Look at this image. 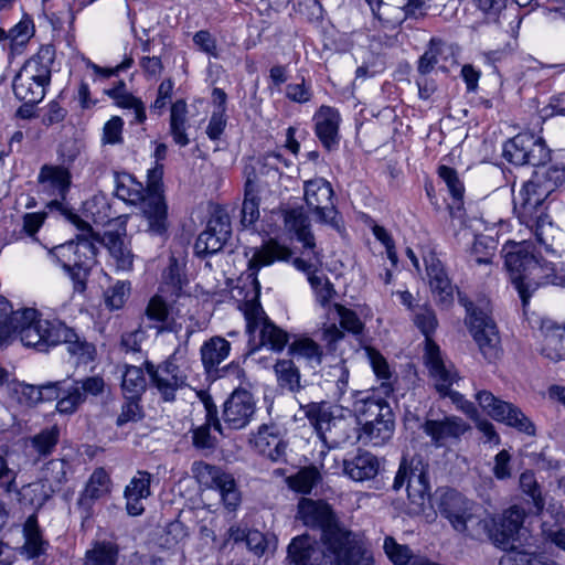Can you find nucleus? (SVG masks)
<instances>
[{
    "label": "nucleus",
    "mask_w": 565,
    "mask_h": 565,
    "mask_svg": "<svg viewBox=\"0 0 565 565\" xmlns=\"http://www.w3.org/2000/svg\"><path fill=\"white\" fill-rule=\"evenodd\" d=\"M24 544L21 554L28 558H38L44 555L50 546L43 537L35 513L31 514L23 525Z\"/></svg>",
    "instance_id": "7c9ffc66"
},
{
    "label": "nucleus",
    "mask_w": 565,
    "mask_h": 565,
    "mask_svg": "<svg viewBox=\"0 0 565 565\" xmlns=\"http://www.w3.org/2000/svg\"><path fill=\"white\" fill-rule=\"evenodd\" d=\"M256 173L247 175L244 189V202L242 206V224L248 226L254 224L259 217V198L258 188L255 182Z\"/></svg>",
    "instance_id": "37998d69"
},
{
    "label": "nucleus",
    "mask_w": 565,
    "mask_h": 565,
    "mask_svg": "<svg viewBox=\"0 0 565 565\" xmlns=\"http://www.w3.org/2000/svg\"><path fill=\"white\" fill-rule=\"evenodd\" d=\"M459 302L465 307L466 323L483 358L493 362L501 355L498 327L491 317L490 302L486 298L476 301L459 296Z\"/></svg>",
    "instance_id": "423d86ee"
},
{
    "label": "nucleus",
    "mask_w": 565,
    "mask_h": 565,
    "mask_svg": "<svg viewBox=\"0 0 565 565\" xmlns=\"http://www.w3.org/2000/svg\"><path fill=\"white\" fill-rule=\"evenodd\" d=\"M353 411L356 417L364 423L373 418L391 415L390 405L383 399L375 398L369 394L360 393L353 403Z\"/></svg>",
    "instance_id": "58836bf2"
},
{
    "label": "nucleus",
    "mask_w": 565,
    "mask_h": 565,
    "mask_svg": "<svg viewBox=\"0 0 565 565\" xmlns=\"http://www.w3.org/2000/svg\"><path fill=\"white\" fill-rule=\"evenodd\" d=\"M110 491V478L103 468L96 469L89 477L78 499V507L89 514L92 503Z\"/></svg>",
    "instance_id": "473e14b6"
},
{
    "label": "nucleus",
    "mask_w": 565,
    "mask_h": 565,
    "mask_svg": "<svg viewBox=\"0 0 565 565\" xmlns=\"http://www.w3.org/2000/svg\"><path fill=\"white\" fill-rule=\"evenodd\" d=\"M565 181V167L551 166L523 184L513 198L514 211L547 252H554L553 238L556 228L546 214V200Z\"/></svg>",
    "instance_id": "7ed1b4c3"
},
{
    "label": "nucleus",
    "mask_w": 565,
    "mask_h": 565,
    "mask_svg": "<svg viewBox=\"0 0 565 565\" xmlns=\"http://www.w3.org/2000/svg\"><path fill=\"white\" fill-rule=\"evenodd\" d=\"M274 371L280 388L290 393H298L302 390L300 371L292 360H278L274 365Z\"/></svg>",
    "instance_id": "79ce46f5"
},
{
    "label": "nucleus",
    "mask_w": 565,
    "mask_h": 565,
    "mask_svg": "<svg viewBox=\"0 0 565 565\" xmlns=\"http://www.w3.org/2000/svg\"><path fill=\"white\" fill-rule=\"evenodd\" d=\"M67 218L79 231V234L76 235L73 248L74 255L71 258L67 274L74 284V290L83 292L86 289V281L90 269L95 264L97 254L95 241H99V234L94 232L90 224L82 220L77 214L70 213Z\"/></svg>",
    "instance_id": "6e6552de"
},
{
    "label": "nucleus",
    "mask_w": 565,
    "mask_h": 565,
    "mask_svg": "<svg viewBox=\"0 0 565 565\" xmlns=\"http://www.w3.org/2000/svg\"><path fill=\"white\" fill-rule=\"evenodd\" d=\"M255 401L246 390H235L223 405V428L243 429L252 420L255 414Z\"/></svg>",
    "instance_id": "a211bd4d"
},
{
    "label": "nucleus",
    "mask_w": 565,
    "mask_h": 565,
    "mask_svg": "<svg viewBox=\"0 0 565 565\" xmlns=\"http://www.w3.org/2000/svg\"><path fill=\"white\" fill-rule=\"evenodd\" d=\"M438 175L446 183L451 196L460 201L463 196L465 188L458 178V173L454 168L440 166L438 168Z\"/></svg>",
    "instance_id": "0e129e2a"
},
{
    "label": "nucleus",
    "mask_w": 565,
    "mask_h": 565,
    "mask_svg": "<svg viewBox=\"0 0 565 565\" xmlns=\"http://www.w3.org/2000/svg\"><path fill=\"white\" fill-rule=\"evenodd\" d=\"M315 131L320 142L327 150H332L339 145L340 114L330 106H321L313 116Z\"/></svg>",
    "instance_id": "b1692460"
},
{
    "label": "nucleus",
    "mask_w": 565,
    "mask_h": 565,
    "mask_svg": "<svg viewBox=\"0 0 565 565\" xmlns=\"http://www.w3.org/2000/svg\"><path fill=\"white\" fill-rule=\"evenodd\" d=\"M121 390L127 401L121 414L117 418V425L122 426L129 420H137L139 412V398L141 392V369L126 365L122 374Z\"/></svg>",
    "instance_id": "4be33fe9"
},
{
    "label": "nucleus",
    "mask_w": 565,
    "mask_h": 565,
    "mask_svg": "<svg viewBox=\"0 0 565 565\" xmlns=\"http://www.w3.org/2000/svg\"><path fill=\"white\" fill-rule=\"evenodd\" d=\"M55 60V50L53 45H42L36 54L30 57L20 68L19 73L26 74L29 77L40 83L50 84L52 65Z\"/></svg>",
    "instance_id": "bb28decb"
},
{
    "label": "nucleus",
    "mask_w": 565,
    "mask_h": 565,
    "mask_svg": "<svg viewBox=\"0 0 565 565\" xmlns=\"http://www.w3.org/2000/svg\"><path fill=\"white\" fill-rule=\"evenodd\" d=\"M47 84L40 83L29 77L26 74H18L13 78L12 88L14 96L19 100L42 102L45 96Z\"/></svg>",
    "instance_id": "c03bdc74"
},
{
    "label": "nucleus",
    "mask_w": 565,
    "mask_h": 565,
    "mask_svg": "<svg viewBox=\"0 0 565 565\" xmlns=\"http://www.w3.org/2000/svg\"><path fill=\"white\" fill-rule=\"evenodd\" d=\"M476 399L482 409L486 411L494 420L501 422L507 426L530 436L535 434L534 424L527 416H525L521 408L512 403L499 399L489 391L478 392Z\"/></svg>",
    "instance_id": "f8f14e48"
},
{
    "label": "nucleus",
    "mask_w": 565,
    "mask_h": 565,
    "mask_svg": "<svg viewBox=\"0 0 565 565\" xmlns=\"http://www.w3.org/2000/svg\"><path fill=\"white\" fill-rule=\"evenodd\" d=\"M61 437V430L57 425L42 428L39 433L28 438L26 444L31 455L35 456L36 461L51 456Z\"/></svg>",
    "instance_id": "72a5a7b5"
},
{
    "label": "nucleus",
    "mask_w": 565,
    "mask_h": 565,
    "mask_svg": "<svg viewBox=\"0 0 565 565\" xmlns=\"http://www.w3.org/2000/svg\"><path fill=\"white\" fill-rule=\"evenodd\" d=\"M289 354L298 360H303L308 366L316 369L322 362L323 351L321 347L310 338H297L288 348Z\"/></svg>",
    "instance_id": "ea45409f"
},
{
    "label": "nucleus",
    "mask_w": 565,
    "mask_h": 565,
    "mask_svg": "<svg viewBox=\"0 0 565 565\" xmlns=\"http://www.w3.org/2000/svg\"><path fill=\"white\" fill-rule=\"evenodd\" d=\"M473 503L456 490L445 491L439 499L438 510L449 521L454 530L463 529L465 516L472 509Z\"/></svg>",
    "instance_id": "393cba45"
},
{
    "label": "nucleus",
    "mask_w": 565,
    "mask_h": 565,
    "mask_svg": "<svg viewBox=\"0 0 565 565\" xmlns=\"http://www.w3.org/2000/svg\"><path fill=\"white\" fill-rule=\"evenodd\" d=\"M469 428V425L457 416L426 419L422 425L423 431L430 438L436 448L447 447L459 441Z\"/></svg>",
    "instance_id": "aec40b11"
},
{
    "label": "nucleus",
    "mask_w": 565,
    "mask_h": 565,
    "mask_svg": "<svg viewBox=\"0 0 565 565\" xmlns=\"http://www.w3.org/2000/svg\"><path fill=\"white\" fill-rule=\"evenodd\" d=\"M192 471L199 482L220 492L224 507L235 511L241 503V494L231 473L206 462H194Z\"/></svg>",
    "instance_id": "ddd939ff"
},
{
    "label": "nucleus",
    "mask_w": 565,
    "mask_h": 565,
    "mask_svg": "<svg viewBox=\"0 0 565 565\" xmlns=\"http://www.w3.org/2000/svg\"><path fill=\"white\" fill-rule=\"evenodd\" d=\"M232 234L227 214L216 213L209 220L206 228L194 243V255L201 259L218 253Z\"/></svg>",
    "instance_id": "4468645a"
},
{
    "label": "nucleus",
    "mask_w": 565,
    "mask_h": 565,
    "mask_svg": "<svg viewBox=\"0 0 565 565\" xmlns=\"http://www.w3.org/2000/svg\"><path fill=\"white\" fill-rule=\"evenodd\" d=\"M38 181L44 191L64 200L71 186V173L64 167L44 164Z\"/></svg>",
    "instance_id": "c85d7f7f"
},
{
    "label": "nucleus",
    "mask_w": 565,
    "mask_h": 565,
    "mask_svg": "<svg viewBox=\"0 0 565 565\" xmlns=\"http://www.w3.org/2000/svg\"><path fill=\"white\" fill-rule=\"evenodd\" d=\"M119 547L111 541H94L85 552L82 565H117Z\"/></svg>",
    "instance_id": "4c0bfd02"
},
{
    "label": "nucleus",
    "mask_w": 565,
    "mask_h": 565,
    "mask_svg": "<svg viewBox=\"0 0 565 565\" xmlns=\"http://www.w3.org/2000/svg\"><path fill=\"white\" fill-rule=\"evenodd\" d=\"M503 158L513 166H544L551 158L545 141L533 134H518L504 142Z\"/></svg>",
    "instance_id": "9d476101"
},
{
    "label": "nucleus",
    "mask_w": 565,
    "mask_h": 565,
    "mask_svg": "<svg viewBox=\"0 0 565 565\" xmlns=\"http://www.w3.org/2000/svg\"><path fill=\"white\" fill-rule=\"evenodd\" d=\"M170 308L167 301L159 295L153 296L146 308L145 315L151 322L149 328L157 329L158 333L166 330Z\"/></svg>",
    "instance_id": "8fccbe9b"
},
{
    "label": "nucleus",
    "mask_w": 565,
    "mask_h": 565,
    "mask_svg": "<svg viewBox=\"0 0 565 565\" xmlns=\"http://www.w3.org/2000/svg\"><path fill=\"white\" fill-rule=\"evenodd\" d=\"M302 409L310 425L323 443L338 444L333 429L342 426L344 420L334 416L327 403H310L302 406Z\"/></svg>",
    "instance_id": "412c9836"
},
{
    "label": "nucleus",
    "mask_w": 565,
    "mask_h": 565,
    "mask_svg": "<svg viewBox=\"0 0 565 565\" xmlns=\"http://www.w3.org/2000/svg\"><path fill=\"white\" fill-rule=\"evenodd\" d=\"M253 441L255 449L264 458L277 463L287 461V443L275 426H260Z\"/></svg>",
    "instance_id": "5701e85b"
},
{
    "label": "nucleus",
    "mask_w": 565,
    "mask_h": 565,
    "mask_svg": "<svg viewBox=\"0 0 565 565\" xmlns=\"http://www.w3.org/2000/svg\"><path fill=\"white\" fill-rule=\"evenodd\" d=\"M125 83L119 82V85L108 92V94L118 100V105L125 108H134L136 113V119L141 121V102L124 92Z\"/></svg>",
    "instance_id": "774afa93"
},
{
    "label": "nucleus",
    "mask_w": 565,
    "mask_h": 565,
    "mask_svg": "<svg viewBox=\"0 0 565 565\" xmlns=\"http://www.w3.org/2000/svg\"><path fill=\"white\" fill-rule=\"evenodd\" d=\"M33 33V22L30 19H24L7 32V40L10 41L11 49L14 50L17 46L25 45Z\"/></svg>",
    "instance_id": "13d9d810"
},
{
    "label": "nucleus",
    "mask_w": 565,
    "mask_h": 565,
    "mask_svg": "<svg viewBox=\"0 0 565 565\" xmlns=\"http://www.w3.org/2000/svg\"><path fill=\"white\" fill-rule=\"evenodd\" d=\"M186 536L183 524L179 521L169 522L166 526L159 529L153 537V543L160 548L170 550Z\"/></svg>",
    "instance_id": "09e8293b"
},
{
    "label": "nucleus",
    "mask_w": 565,
    "mask_h": 565,
    "mask_svg": "<svg viewBox=\"0 0 565 565\" xmlns=\"http://www.w3.org/2000/svg\"><path fill=\"white\" fill-rule=\"evenodd\" d=\"M534 237H536L534 235ZM535 245L524 241L513 244L505 253V267L510 273L511 281L525 307L532 294L544 284L559 285L562 278L555 275V266L552 262L541 260L539 256L543 253L558 256L556 248L547 252L537 238Z\"/></svg>",
    "instance_id": "39448f33"
},
{
    "label": "nucleus",
    "mask_w": 565,
    "mask_h": 565,
    "mask_svg": "<svg viewBox=\"0 0 565 565\" xmlns=\"http://www.w3.org/2000/svg\"><path fill=\"white\" fill-rule=\"evenodd\" d=\"M14 335H19L24 347L41 352L65 343L67 351L77 356V363H88L94 359V345L81 340L72 328L60 320L38 319V312L32 308L11 312L9 329L0 330V347L6 345Z\"/></svg>",
    "instance_id": "f03ea898"
},
{
    "label": "nucleus",
    "mask_w": 565,
    "mask_h": 565,
    "mask_svg": "<svg viewBox=\"0 0 565 565\" xmlns=\"http://www.w3.org/2000/svg\"><path fill=\"white\" fill-rule=\"evenodd\" d=\"M116 196L127 204L139 206L141 204V184L131 175L122 174L117 179Z\"/></svg>",
    "instance_id": "3c124183"
},
{
    "label": "nucleus",
    "mask_w": 565,
    "mask_h": 565,
    "mask_svg": "<svg viewBox=\"0 0 565 565\" xmlns=\"http://www.w3.org/2000/svg\"><path fill=\"white\" fill-rule=\"evenodd\" d=\"M186 103L182 99L177 100L171 106L170 131L177 145L184 147L190 140L185 134Z\"/></svg>",
    "instance_id": "de8ad7c7"
},
{
    "label": "nucleus",
    "mask_w": 565,
    "mask_h": 565,
    "mask_svg": "<svg viewBox=\"0 0 565 565\" xmlns=\"http://www.w3.org/2000/svg\"><path fill=\"white\" fill-rule=\"evenodd\" d=\"M430 0H367L374 15L380 18L382 4L394 6L401 9L407 18H419L425 15Z\"/></svg>",
    "instance_id": "a18cd8bd"
},
{
    "label": "nucleus",
    "mask_w": 565,
    "mask_h": 565,
    "mask_svg": "<svg viewBox=\"0 0 565 565\" xmlns=\"http://www.w3.org/2000/svg\"><path fill=\"white\" fill-rule=\"evenodd\" d=\"M430 289L438 302L449 305L452 301V286L439 260L431 258L427 264Z\"/></svg>",
    "instance_id": "f704fd0d"
},
{
    "label": "nucleus",
    "mask_w": 565,
    "mask_h": 565,
    "mask_svg": "<svg viewBox=\"0 0 565 565\" xmlns=\"http://www.w3.org/2000/svg\"><path fill=\"white\" fill-rule=\"evenodd\" d=\"M305 200L321 223L337 226V210L332 202L333 190L326 179L316 178L305 182Z\"/></svg>",
    "instance_id": "2eb2a0df"
},
{
    "label": "nucleus",
    "mask_w": 565,
    "mask_h": 565,
    "mask_svg": "<svg viewBox=\"0 0 565 565\" xmlns=\"http://www.w3.org/2000/svg\"><path fill=\"white\" fill-rule=\"evenodd\" d=\"M160 169L147 171L143 186V232L162 246L169 238V213Z\"/></svg>",
    "instance_id": "0eeeda50"
},
{
    "label": "nucleus",
    "mask_w": 565,
    "mask_h": 565,
    "mask_svg": "<svg viewBox=\"0 0 565 565\" xmlns=\"http://www.w3.org/2000/svg\"><path fill=\"white\" fill-rule=\"evenodd\" d=\"M445 43L438 39H431L428 49L418 60L417 73L418 76L430 75L435 66L438 64V56L444 51Z\"/></svg>",
    "instance_id": "864d4df0"
},
{
    "label": "nucleus",
    "mask_w": 565,
    "mask_h": 565,
    "mask_svg": "<svg viewBox=\"0 0 565 565\" xmlns=\"http://www.w3.org/2000/svg\"><path fill=\"white\" fill-rule=\"evenodd\" d=\"M230 351L231 343L222 337L215 335L203 342L200 354L205 372L217 374L218 365L227 359Z\"/></svg>",
    "instance_id": "c756f323"
},
{
    "label": "nucleus",
    "mask_w": 565,
    "mask_h": 565,
    "mask_svg": "<svg viewBox=\"0 0 565 565\" xmlns=\"http://www.w3.org/2000/svg\"><path fill=\"white\" fill-rule=\"evenodd\" d=\"M104 380L99 376L86 377L82 381H63L56 411L61 414H73L88 395H99L104 391Z\"/></svg>",
    "instance_id": "dca6fc26"
},
{
    "label": "nucleus",
    "mask_w": 565,
    "mask_h": 565,
    "mask_svg": "<svg viewBox=\"0 0 565 565\" xmlns=\"http://www.w3.org/2000/svg\"><path fill=\"white\" fill-rule=\"evenodd\" d=\"M380 470L377 457L369 451H358L343 460V472L354 481L371 480Z\"/></svg>",
    "instance_id": "a878e982"
},
{
    "label": "nucleus",
    "mask_w": 565,
    "mask_h": 565,
    "mask_svg": "<svg viewBox=\"0 0 565 565\" xmlns=\"http://www.w3.org/2000/svg\"><path fill=\"white\" fill-rule=\"evenodd\" d=\"M298 518L307 526L320 529L323 548L317 547L309 535L297 536L288 546L290 565H371L360 536L342 526L327 503L302 499Z\"/></svg>",
    "instance_id": "f257e3e1"
},
{
    "label": "nucleus",
    "mask_w": 565,
    "mask_h": 565,
    "mask_svg": "<svg viewBox=\"0 0 565 565\" xmlns=\"http://www.w3.org/2000/svg\"><path fill=\"white\" fill-rule=\"evenodd\" d=\"M66 461L63 459H52L44 468V479L47 484L60 486L66 480Z\"/></svg>",
    "instance_id": "69168bd1"
},
{
    "label": "nucleus",
    "mask_w": 565,
    "mask_h": 565,
    "mask_svg": "<svg viewBox=\"0 0 565 565\" xmlns=\"http://www.w3.org/2000/svg\"><path fill=\"white\" fill-rule=\"evenodd\" d=\"M520 487L522 491L531 498L536 511L543 510L544 500L533 472L525 471L520 476Z\"/></svg>",
    "instance_id": "680f3d73"
},
{
    "label": "nucleus",
    "mask_w": 565,
    "mask_h": 565,
    "mask_svg": "<svg viewBox=\"0 0 565 565\" xmlns=\"http://www.w3.org/2000/svg\"><path fill=\"white\" fill-rule=\"evenodd\" d=\"M525 511L513 505L501 515L492 525V542L502 550L514 551V543L521 541L525 529L523 527Z\"/></svg>",
    "instance_id": "f3484780"
},
{
    "label": "nucleus",
    "mask_w": 565,
    "mask_h": 565,
    "mask_svg": "<svg viewBox=\"0 0 565 565\" xmlns=\"http://www.w3.org/2000/svg\"><path fill=\"white\" fill-rule=\"evenodd\" d=\"M414 322L422 333L426 337V345L428 341H433L429 335L437 327V318L433 309L428 307H419L414 316Z\"/></svg>",
    "instance_id": "e2e57ef3"
},
{
    "label": "nucleus",
    "mask_w": 565,
    "mask_h": 565,
    "mask_svg": "<svg viewBox=\"0 0 565 565\" xmlns=\"http://www.w3.org/2000/svg\"><path fill=\"white\" fill-rule=\"evenodd\" d=\"M309 284L315 291L316 300L322 307H326L335 296L333 285L326 276L310 275Z\"/></svg>",
    "instance_id": "4d7b16f0"
},
{
    "label": "nucleus",
    "mask_w": 565,
    "mask_h": 565,
    "mask_svg": "<svg viewBox=\"0 0 565 565\" xmlns=\"http://www.w3.org/2000/svg\"><path fill=\"white\" fill-rule=\"evenodd\" d=\"M284 223L286 230L296 235L297 241L302 244L303 248L313 250L316 242L310 230V221L301 209L286 211L284 214Z\"/></svg>",
    "instance_id": "2f4dec72"
},
{
    "label": "nucleus",
    "mask_w": 565,
    "mask_h": 565,
    "mask_svg": "<svg viewBox=\"0 0 565 565\" xmlns=\"http://www.w3.org/2000/svg\"><path fill=\"white\" fill-rule=\"evenodd\" d=\"M320 472L316 467H307L299 470L291 479V487L301 493H310L320 481Z\"/></svg>",
    "instance_id": "6e6d98bb"
},
{
    "label": "nucleus",
    "mask_w": 565,
    "mask_h": 565,
    "mask_svg": "<svg viewBox=\"0 0 565 565\" xmlns=\"http://www.w3.org/2000/svg\"><path fill=\"white\" fill-rule=\"evenodd\" d=\"M54 491L55 489L52 484H47L45 481L41 480L23 487L21 495L22 500L29 501L31 505L40 509L51 498Z\"/></svg>",
    "instance_id": "603ef678"
},
{
    "label": "nucleus",
    "mask_w": 565,
    "mask_h": 565,
    "mask_svg": "<svg viewBox=\"0 0 565 565\" xmlns=\"http://www.w3.org/2000/svg\"><path fill=\"white\" fill-rule=\"evenodd\" d=\"M180 351V348L175 349L163 363L157 366L149 361L143 362V369L150 377L151 385L164 402H173L175 392L186 385L188 377L175 363Z\"/></svg>",
    "instance_id": "9b49d317"
},
{
    "label": "nucleus",
    "mask_w": 565,
    "mask_h": 565,
    "mask_svg": "<svg viewBox=\"0 0 565 565\" xmlns=\"http://www.w3.org/2000/svg\"><path fill=\"white\" fill-rule=\"evenodd\" d=\"M500 565H554L522 551L508 552L500 559Z\"/></svg>",
    "instance_id": "338daca9"
},
{
    "label": "nucleus",
    "mask_w": 565,
    "mask_h": 565,
    "mask_svg": "<svg viewBox=\"0 0 565 565\" xmlns=\"http://www.w3.org/2000/svg\"><path fill=\"white\" fill-rule=\"evenodd\" d=\"M291 250L275 239H269L258 248L253 249L248 260L247 275L253 279L256 295L253 300L244 303L246 319V331L252 338L258 337V345L269 347L273 351H281L288 343L289 337L286 331L274 324L266 316L258 301L259 282L257 274L262 267L269 266L276 260H287Z\"/></svg>",
    "instance_id": "20e7f679"
},
{
    "label": "nucleus",
    "mask_w": 565,
    "mask_h": 565,
    "mask_svg": "<svg viewBox=\"0 0 565 565\" xmlns=\"http://www.w3.org/2000/svg\"><path fill=\"white\" fill-rule=\"evenodd\" d=\"M424 360L428 369L429 376L434 382L435 390L440 397H446V394L449 393L452 384L458 381V374L455 366L443 360L439 347L434 341H428Z\"/></svg>",
    "instance_id": "6ab92c4d"
},
{
    "label": "nucleus",
    "mask_w": 565,
    "mask_h": 565,
    "mask_svg": "<svg viewBox=\"0 0 565 565\" xmlns=\"http://www.w3.org/2000/svg\"><path fill=\"white\" fill-rule=\"evenodd\" d=\"M384 551L388 558L395 565H409L413 563L412 551L406 545L398 544L393 537L387 536L384 540Z\"/></svg>",
    "instance_id": "052dcab7"
},
{
    "label": "nucleus",
    "mask_w": 565,
    "mask_h": 565,
    "mask_svg": "<svg viewBox=\"0 0 565 565\" xmlns=\"http://www.w3.org/2000/svg\"><path fill=\"white\" fill-rule=\"evenodd\" d=\"M542 353L552 361L565 359V326L553 324L546 329Z\"/></svg>",
    "instance_id": "49530a36"
},
{
    "label": "nucleus",
    "mask_w": 565,
    "mask_h": 565,
    "mask_svg": "<svg viewBox=\"0 0 565 565\" xmlns=\"http://www.w3.org/2000/svg\"><path fill=\"white\" fill-rule=\"evenodd\" d=\"M461 522L463 529H456L457 532L463 533L473 540L489 539L492 541L494 519L477 514L472 508Z\"/></svg>",
    "instance_id": "a19ab883"
},
{
    "label": "nucleus",
    "mask_w": 565,
    "mask_h": 565,
    "mask_svg": "<svg viewBox=\"0 0 565 565\" xmlns=\"http://www.w3.org/2000/svg\"><path fill=\"white\" fill-rule=\"evenodd\" d=\"M96 244H100L108 249L118 268L129 269L131 267L132 255L125 246L122 233L106 231L102 236L99 235V241H95Z\"/></svg>",
    "instance_id": "e433bc0d"
},
{
    "label": "nucleus",
    "mask_w": 565,
    "mask_h": 565,
    "mask_svg": "<svg viewBox=\"0 0 565 565\" xmlns=\"http://www.w3.org/2000/svg\"><path fill=\"white\" fill-rule=\"evenodd\" d=\"M130 295V284L118 280L104 292L105 305L111 309H120Z\"/></svg>",
    "instance_id": "5fc2aeb1"
},
{
    "label": "nucleus",
    "mask_w": 565,
    "mask_h": 565,
    "mask_svg": "<svg viewBox=\"0 0 565 565\" xmlns=\"http://www.w3.org/2000/svg\"><path fill=\"white\" fill-rule=\"evenodd\" d=\"M404 486H406L408 500L416 507V511H424L426 503L430 501V486L428 466L422 457L415 456L411 460H402L393 489L399 490Z\"/></svg>",
    "instance_id": "1a4fd4ad"
},
{
    "label": "nucleus",
    "mask_w": 565,
    "mask_h": 565,
    "mask_svg": "<svg viewBox=\"0 0 565 565\" xmlns=\"http://www.w3.org/2000/svg\"><path fill=\"white\" fill-rule=\"evenodd\" d=\"M350 372L344 360L321 369V379L324 387L331 391L334 397L340 398L348 390Z\"/></svg>",
    "instance_id": "c9c22d12"
},
{
    "label": "nucleus",
    "mask_w": 565,
    "mask_h": 565,
    "mask_svg": "<svg viewBox=\"0 0 565 565\" xmlns=\"http://www.w3.org/2000/svg\"><path fill=\"white\" fill-rule=\"evenodd\" d=\"M394 433L393 414L373 418L363 423L358 439L363 445L382 446L388 441Z\"/></svg>",
    "instance_id": "cd10ccee"
},
{
    "label": "nucleus",
    "mask_w": 565,
    "mask_h": 565,
    "mask_svg": "<svg viewBox=\"0 0 565 565\" xmlns=\"http://www.w3.org/2000/svg\"><path fill=\"white\" fill-rule=\"evenodd\" d=\"M124 497L126 499V510L131 516L141 514V479L134 477L126 487Z\"/></svg>",
    "instance_id": "bf43d9fd"
}]
</instances>
